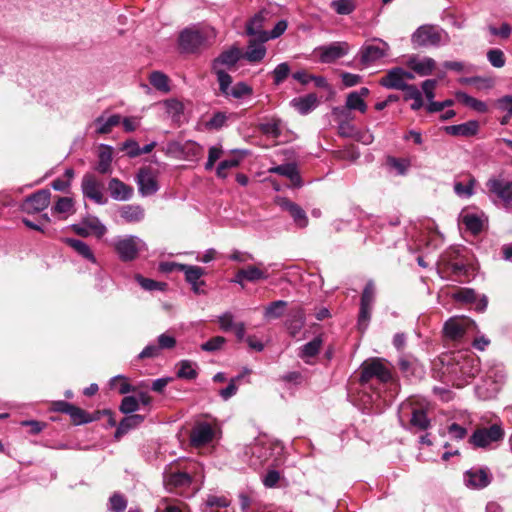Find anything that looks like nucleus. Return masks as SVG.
Here are the masks:
<instances>
[{
    "instance_id": "obj_1",
    "label": "nucleus",
    "mask_w": 512,
    "mask_h": 512,
    "mask_svg": "<svg viewBox=\"0 0 512 512\" xmlns=\"http://www.w3.org/2000/svg\"><path fill=\"white\" fill-rule=\"evenodd\" d=\"M194 472L188 466L180 467L179 463L169 464L163 473V483L168 492L184 495L192 485Z\"/></svg>"
},
{
    "instance_id": "obj_2",
    "label": "nucleus",
    "mask_w": 512,
    "mask_h": 512,
    "mask_svg": "<svg viewBox=\"0 0 512 512\" xmlns=\"http://www.w3.org/2000/svg\"><path fill=\"white\" fill-rule=\"evenodd\" d=\"M114 251L123 262L136 260L139 254L147 250L146 243L135 235L119 236L112 242Z\"/></svg>"
},
{
    "instance_id": "obj_3",
    "label": "nucleus",
    "mask_w": 512,
    "mask_h": 512,
    "mask_svg": "<svg viewBox=\"0 0 512 512\" xmlns=\"http://www.w3.org/2000/svg\"><path fill=\"white\" fill-rule=\"evenodd\" d=\"M214 36L213 30L208 31L196 28H186L180 33L178 42L182 51L194 53L200 48L206 46L208 39Z\"/></svg>"
},
{
    "instance_id": "obj_4",
    "label": "nucleus",
    "mask_w": 512,
    "mask_h": 512,
    "mask_svg": "<svg viewBox=\"0 0 512 512\" xmlns=\"http://www.w3.org/2000/svg\"><path fill=\"white\" fill-rule=\"evenodd\" d=\"M411 40L415 46L419 47L439 46L447 42V35L437 26L426 24L412 34Z\"/></svg>"
},
{
    "instance_id": "obj_5",
    "label": "nucleus",
    "mask_w": 512,
    "mask_h": 512,
    "mask_svg": "<svg viewBox=\"0 0 512 512\" xmlns=\"http://www.w3.org/2000/svg\"><path fill=\"white\" fill-rule=\"evenodd\" d=\"M372 378H376L380 382H387L392 378L391 370L386 361L380 358H373L362 364L360 381L367 383Z\"/></svg>"
},
{
    "instance_id": "obj_6",
    "label": "nucleus",
    "mask_w": 512,
    "mask_h": 512,
    "mask_svg": "<svg viewBox=\"0 0 512 512\" xmlns=\"http://www.w3.org/2000/svg\"><path fill=\"white\" fill-rule=\"evenodd\" d=\"M83 196L92 200L96 204L104 205L108 199L104 194L103 184L91 173H86L81 182Z\"/></svg>"
},
{
    "instance_id": "obj_7",
    "label": "nucleus",
    "mask_w": 512,
    "mask_h": 512,
    "mask_svg": "<svg viewBox=\"0 0 512 512\" xmlns=\"http://www.w3.org/2000/svg\"><path fill=\"white\" fill-rule=\"evenodd\" d=\"M486 186L488 191L502 202L505 209L512 211V180L492 177L487 181Z\"/></svg>"
},
{
    "instance_id": "obj_8",
    "label": "nucleus",
    "mask_w": 512,
    "mask_h": 512,
    "mask_svg": "<svg viewBox=\"0 0 512 512\" xmlns=\"http://www.w3.org/2000/svg\"><path fill=\"white\" fill-rule=\"evenodd\" d=\"M350 51V45L345 41H336L315 49V54L322 63H333L346 56Z\"/></svg>"
},
{
    "instance_id": "obj_9",
    "label": "nucleus",
    "mask_w": 512,
    "mask_h": 512,
    "mask_svg": "<svg viewBox=\"0 0 512 512\" xmlns=\"http://www.w3.org/2000/svg\"><path fill=\"white\" fill-rule=\"evenodd\" d=\"M504 431L500 425L494 424L488 428L477 429L470 438V442L475 447H487L493 442L503 438Z\"/></svg>"
},
{
    "instance_id": "obj_10",
    "label": "nucleus",
    "mask_w": 512,
    "mask_h": 512,
    "mask_svg": "<svg viewBox=\"0 0 512 512\" xmlns=\"http://www.w3.org/2000/svg\"><path fill=\"white\" fill-rule=\"evenodd\" d=\"M474 326L475 323L469 318L452 317L444 325V334L451 340H459Z\"/></svg>"
},
{
    "instance_id": "obj_11",
    "label": "nucleus",
    "mask_w": 512,
    "mask_h": 512,
    "mask_svg": "<svg viewBox=\"0 0 512 512\" xmlns=\"http://www.w3.org/2000/svg\"><path fill=\"white\" fill-rule=\"evenodd\" d=\"M138 191L142 196H150L158 191L155 173L149 167L141 168L136 175Z\"/></svg>"
},
{
    "instance_id": "obj_12",
    "label": "nucleus",
    "mask_w": 512,
    "mask_h": 512,
    "mask_svg": "<svg viewBox=\"0 0 512 512\" xmlns=\"http://www.w3.org/2000/svg\"><path fill=\"white\" fill-rule=\"evenodd\" d=\"M50 197L49 190H39L24 200L21 209L29 214L41 212L49 206Z\"/></svg>"
},
{
    "instance_id": "obj_13",
    "label": "nucleus",
    "mask_w": 512,
    "mask_h": 512,
    "mask_svg": "<svg viewBox=\"0 0 512 512\" xmlns=\"http://www.w3.org/2000/svg\"><path fill=\"white\" fill-rule=\"evenodd\" d=\"M270 19V13L266 10H261L257 13L246 25V33L252 38L265 43L267 31L264 29L265 23Z\"/></svg>"
},
{
    "instance_id": "obj_14",
    "label": "nucleus",
    "mask_w": 512,
    "mask_h": 512,
    "mask_svg": "<svg viewBox=\"0 0 512 512\" xmlns=\"http://www.w3.org/2000/svg\"><path fill=\"white\" fill-rule=\"evenodd\" d=\"M216 437V428L209 423L202 422L194 426L190 434V442L194 447L209 444Z\"/></svg>"
},
{
    "instance_id": "obj_15",
    "label": "nucleus",
    "mask_w": 512,
    "mask_h": 512,
    "mask_svg": "<svg viewBox=\"0 0 512 512\" xmlns=\"http://www.w3.org/2000/svg\"><path fill=\"white\" fill-rule=\"evenodd\" d=\"M414 79L411 72L403 68H393L384 77L381 78L380 84L389 89L401 90L405 87L407 80Z\"/></svg>"
},
{
    "instance_id": "obj_16",
    "label": "nucleus",
    "mask_w": 512,
    "mask_h": 512,
    "mask_svg": "<svg viewBox=\"0 0 512 512\" xmlns=\"http://www.w3.org/2000/svg\"><path fill=\"white\" fill-rule=\"evenodd\" d=\"M464 482L473 489H482L490 484L491 474L484 468H472L465 473Z\"/></svg>"
},
{
    "instance_id": "obj_17",
    "label": "nucleus",
    "mask_w": 512,
    "mask_h": 512,
    "mask_svg": "<svg viewBox=\"0 0 512 512\" xmlns=\"http://www.w3.org/2000/svg\"><path fill=\"white\" fill-rule=\"evenodd\" d=\"M182 272L185 275V280L191 285L194 293H204V290L201 288L205 284L204 280H202V277L205 274L203 268L185 264L184 267H182Z\"/></svg>"
},
{
    "instance_id": "obj_18",
    "label": "nucleus",
    "mask_w": 512,
    "mask_h": 512,
    "mask_svg": "<svg viewBox=\"0 0 512 512\" xmlns=\"http://www.w3.org/2000/svg\"><path fill=\"white\" fill-rule=\"evenodd\" d=\"M241 57V50L236 47L222 52L212 64V70H226L235 66Z\"/></svg>"
},
{
    "instance_id": "obj_19",
    "label": "nucleus",
    "mask_w": 512,
    "mask_h": 512,
    "mask_svg": "<svg viewBox=\"0 0 512 512\" xmlns=\"http://www.w3.org/2000/svg\"><path fill=\"white\" fill-rule=\"evenodd\" d=\"M110 196L116 201H128L134 194L133 187L127 185L118 178H112L108 182Z\"/></svg>"
},
{
    "instance_id": "obj_20",
    "label": "nucleus",
    "mask_w": 512,
    "mask_h": 512,
    "mask_svg": "<svg viewBox=\"0 0 512 512\" xmlns=\"http://www.w3.org/2000/svg\"><path fill=\"white\" fill-rule=\"evenodd\" d=\"M388 45L385 42H381L378 45H368L363 47L361 50V62L369 64L379 60L386 55Z\"/></svg>"
},
{
    "instance_id": "obj_21",
    "label": "nucleus",
    "mask_w": 512,
    "mask_h": 512,
    "mask_svg": "<svg viewBox=\"0 0 512 512\" xmlns=\"http://www.w3.org/2000/svg\"><path fill=\"white\" fill-rule=\"evenodd\" d=\"M408 67L420 76L432 73L435 68V61L430 57H412L407 62Z\"/></svg>"
},
{
    "instance_id": "obj_22",
    "label": "nucleus",
    "mask_w": 512,
    "mask_h": 512,
    "mask_svg": "<svg viewBox=\"0 0 512 512\" xmlns=\"http://www.w3.org/2000/svg\"><path fill=\"white\" fill-rule=\"evenodd\" d=\"M279 204L281 208L287 210L290 213L295 223L299 227L304 228L308 225V218L306 216V213L299 205L291 202L288 199H281Z\"/></svg>"
},
{
    "instance_id": "obj_23",
    "label": "nucleus",
    "mask_w": 512,
    "mask_h": 512,
    "mask_svg": "<svg viewBox=\"0 0 512 512\" xmlns=\"http://www.w3.org/2000/svg\"><path fill=\"white\" fill-rule=\"evenodd\" d=\"M479 124L477 121H468L458 125L444 127V131L452 136L469 137L477 133Z\"/></svg>"
},
{
    "instance_id": "obj_24",
    "label": "nucleus",
    "mask_w": 512,
    "mask_h": 512,
    "mask_svg": "<svg viewBox=\"0 0 512 512\" xmlns=\"http://www.w3.org/2000/svg\"><path fill=\"white\" fill-rule=\"evenodd\" d=\"M476 184V179L472 175H467L463 181L456 180L454 182L453 190L460 198H470L474 194Z\"/></svg>"
},
{
    "instance_id": "obj_25",
    "label": "nucleus",
    "mask_w": 512,
    "mask_h": 512,
    "mask_svg": "<svg viewBox=\"0 0 512 512\" xmlns=\"http://www.w3.org/2000/svg\"><path fill=\"white\" fill-rule=\"evenodd\" d=\"M263 44L256 38H252L243 57L251 63L260 62L266 55V48Z\"/></svg>"
},
{
    "instance_id": "obj_26",
    "label": "nucleus",
    "mask_w": 512,
    "mask_h": 512,
    "mask_svg": "<svg viewBox=\"0 0 512 512\" xmlns=\"http://www.w3.org/2000/svg\"><path fill=\"white\" fill-rule=\"evenodd\" d=\"M322 339L317 336L312 341L303 345L298 353V356L307 364H311V358H314L322 347Z\"/></svg>"
},
{
    "instance_id": "obj_27",
    "label": "nucleus",
    "mask_w": 512,
    "mask_h": 512,
    "mask_svg": "<svg viewBox=\"0 0 512 512\" xmlns=\"http://www.w3.org/2000/svg\"><path fill=\"white\" fill-rule=\"evenodd\" d=\"M168 117L174 122H180L184 113V105L177 99H167L160 103Z\"/></svg>"
},
{
    "instance_id": "obj_28",
    "label": "nucleus",
    "mask_w": 512,
    "mask_h": 512,
    "mask_svg": "<svg viewBox=\"0 0 512 512\" xmlns=\"http://www.w3.org/2000/svg\"><path fill=\"white\" fill-rule=\"evenodd\" d=\"M63 241L84 259L90 261L91 263H96V258L88 244L74 238H65Z\"/></svg>"
},
{
    "instance_id": "obj_29",
    "label": "nucleus",
    "mask_w": 512,
    "mask_h": 512,
    "mask_svg": "<svg viewBox=\"0 0 512 512\" xmlns=\"http://www.w3.org/2000/svg\"><path fill=\"white\" fill-rule=\"evenodd\" d=\"M120 217L127 223H137L144 218V209L140 205H124L121 207Z\"/></svg>"
},
{
    "instance_id": "obj_30",
    "label": "nucleus",
    "mask_w": 512,
    "mask_h": 512,
    "mask_svg": "<svg viewBox=\"0 0 512 512\" xmlns=\"http://www.w3.org/2000/svg\"><path fill=\"white\" fill-rule=\"evenodd\" d=\"M269 173L285 176L291 180L294 186H300V176L294 164L288 163L270 168Z\"/></svg>"
},
{
    "instance_id": "obj_31",
    "label": "nucleus",
    "mask_w": 512,
    "mask_h": 512,
    "mask_svg": "<svg viewBox=\"0 0 512 512\" xmlns=\"http://www.w3.org/2000/svg\"><path fill=\"white\" fill-rule=\"evenodd\" d=\"M121 122V116L118 114H114L109 116L108 118H104V116H100L95 119L94 125L96 126V133L98 134H108L112 131V129L119 125Z\"/></svg>"
},
{
    "instance_id": "obj_32",
    "label": "nucleus",
    "mask_w": 512,
    "mask_h": 512,
    "mask_svg": "<svg viewBox=\"0 0 512 512\" xmlns=\"http://www.w3.org/2000/svg\"><path fill=\"white\" fill-rule=\"evenodd\" d=\"M291 105L301 114H307L317 105V97L315 94H308L304 97L294 98Z\"/></svg>"
},
{
    "instance_id": "obj_33",
    "label": "nucleus",
    "mask_w": 512,
    "mask_h": 512,
    "mask_svg": "<svg viewBox=\"0 0 512 512\" xmlns=\"http://www.w3.org/2000/svg\"><path fill=\"white\" fill-rule=\"evenodd\" d=\"M461 221L465 228L472 234H478L482 231L483 220L480 216L474 213H466L461 216Z\"/></svg>"
},
{
    "instance_id": "obj_34",
    "label": "nucleus",
    "mask_w": 512,
    "mask_h": 512,
    "mask_svg": "<svg viewBox=\"0 0 512 512\" xmlns=\"http://www.w3.org/2000/svg\"><path fill=\"white\" fill-rule=\"evenodd\" d=\"M144 418L141 415L133 414L130 416L125 417L122 419V421L119 423L115 437H120L123 434H126L130 429L137 427L143 422Z\"/></svg>"
},
{
    "instance_id": "obj_35",
    "label": "nucleus",
    "mask_w": 512,
    "mask_h": 512,
    "mask_svg": "<svg viewBox=\"0 0 512 512\" xmlns=\"http://www.w3.org/2000/svg\"><path fill=\"white\" fill-rule=\"evenodd\" d=\"M456 98L459 102L462 104L470 107L471 109L479 112V113H485L488 111V106L485 102L478 100L474 97L469 96L468 94L464 92H459L456 94Z\"/></svg>"
},
{
    "instance_id": "obj_36",
    "label": "nucleus",
    "mask_w": 512,
    "mask_h": 512,
    "mask_svg": "<svg viewBox=\"0 0 512 512\" xmlns=\"http://www.w3.org/2000/svg\"><path fill=\"white\" fill-rule=\"evenodd\" d=\"M98 157L97 171L101 174L109 173L111 171L112 147L103 145Z\"/></svg>"
},
{
    "instance_id": "obj_37",
    "label": "nucleus",
    "mask_w": 512,
    "mask_h": 512,
    "mask_svg": "<svg viewBox=\"0 0 512 512\" xmlns=\"http://www.w3.org/2000/svg\"><path fill=\"white\" fill-rule=\"evenodd\" d=\"M260 263L258 266H248L246 268L240 269V276H244L247 281H257L260 279H267L268 274L266 269H261Z\"/></svg>"
},
{
    "instance_id": "obj_38",
    "label": "nucleus",
    "mask_w": 512,
    "mask_h": 512,
    "mask_svg": "<svg viewBox=\"0 0 512 512\" xmlns=\"http://www.w3.org/2000/svg\"><path fill=\"white\" fill-rule=\"evenodd\" d=\"M82 221L90 231V234L98 238H101L107 232L106 226L95 216H87Z\"/></svg>"
},
{
    "instance_id": "obj_39",
    "label": "nucleus",
    "mask_w": 512,
    "mask_h": 512,
    "mask_svg": "<svg viewBox=\"0 0 512 512\" xmlns=\"http://www.w3.org/2000/svg\"><path fill=\"white\" fill-rule=\"evenodd\" d=\"M251 453L250 465L259 466L267 459L268 450L260 443H254L249 447Z\"/></svg>"
},
{
    "instance_id": "obj_40",
    "label": "nucleus",
    "mask_w": 512,
    "mask_h": 512,
    "mask_svg": "<svg viewBox=\"0 0 512 512\" xmlns=\"http://www.w3.org/2000/svg\"><path fill=\"white\" fill-rule=\"evenodd\" d=\"M149 81L155 89L161 92L167 93L170 91L169 78L160 71L152 72L149 76Z\"/></svg>"
},
{
    "instance_id": "obj_41",
    "label": "nucleus",
    "mask_w": 512,
    "mask_h": 512,
    "mask_svg": "<svg viewBox=\"0 0 512 512\" xmlns=\"http://www.w3.org/2000/svg\"><path fill=\"white\" fill-rule=\"evenodd\" d=\"M410 424L417 430L423 431L429 428L430 420L428 419L427 414L424 410L415 409L412 412Z\"/></svg>"
},
{
    "instance_id": "obj_42",
    "label": "nucleus",
    "mask_w": 512,
    "mask_h": 512,
    "mask_svg": "<svg viewBox=\"0 0 512 512\" xmlns=\"http://www.w3.org/2000/svg\"><path fill=\"white\" fill-rule=\"evenodd\" d=\"M179 369L177 376L182 379L193 380L197 377V371L195 369L196 364L189 360H182L179 362Z\"/></svg>"
},
{
    "instance_id": "obj_43",
    "label": "nucleus",
    "mask_w": 512,
    "mask_h": 512,
    "mask_svg": "<svg viewBox=\"0 0 512 512\" xmlns=\"http://www.w3.org/2000/svg\"><path fill=\"white\" fill-rule=\"evenodd\" d=\"M287 306V302L278 300L270 303L264 312V316L267 319H277L282 316L284 309Z\"/></svg>"
},
{
    "instance_id": "obj_44",
    "label": "nucleus",
    "mask_w": 512,
    "mask_h": 512,
    "mask_svg": "<svg viewBox=\"0 0 512 512\" xmlns=\"http://www.w3.org/2000/svg\"><path fill=\"white\" fill-rule=\"evenodd\" d=\"M182 505L183 503L177 499L164 497L160 499L157 510L161 512H183Z\"/></svg>"
},
{
    "instance_id": "obj_45",
    "label": "nucleus",
    "mask_w": 512,
    "mask_h": 512,
    "mask_svg": "<svg viewBox=\"0 0 512 512\" xmlns=\"http://www.w3.org/2000/svg\"><path fill=\"white\" fill-rule=\"evenodd\" d=\"M346 108L348 110H357L361 113H365L367 105L365 101L361 99L360 95L356 94V92H351L346 98Z\"/></svg>"
},
{
    "instance_id": "obj_46",
    "label": "nucleus",
    "mask_w": 512,
    "mask_h": 512,
    "mask_svg": "<svg viewBox=\"0 0 512 512\" xmlns=\"http://www.w3.org/2000/svg\"><path fill=\"white\" fill-rule=\"evenodd\" d=\"M72 422L76 425L85 424L92 422L94 420L88 413H86L83 409L73 406L70 412H68Z\"/></svg>"
},
{
    "instance_id": "obj_47",
    "label": "nucleus",
    "mask_w": 512,
    "mask_h": 512,
    "mask_svg": "<svg viewBox=\"0 0 512 512\" xmlns=\"http://www.w3.org/2000/svg\"><path fill=\"white\" fill-rule=\"evenodd\" d=\"M253 92L252 87L245 82H238L230 88L226 96H231L236 99H240L244 96H249Z\"/></svg>"
},
{
    "instance_id": "obj_48",
    "label": "nucleus",
    "mask_w": 512,
    "mask_h": 512,
    "mask_svg": "<svg viewBox=\"0 0 512 512\" xmlns=\"http://www.w3.org/2000/svg\"><path fill=\"white\" fill-rule=\"evenodd\" d=\"M331 7L340 15H348L355 9L353 0H333Z\"/></svg>"
},
{
    "instance_id": "obj_49",
    "label": "nucleus",
    "mask_w": 512,
    "mask_h": 512,
    "mask_svg": "<svg viewBox=\"0 0 512 512\" xmlns=\"http://www.w3.org/2000/svg\"><path fill=\"white\" fill-rule=\"evenodd\" d=\"M53 210L59 214H71L74 212V201L70 197H60Z\"/></svg>"
},
{
    "instance_id": "obj_50",
    "label": "nucleus",
    "mask_w": 512,
    "mask_h": 512,
    "mask_svg": "<svg viewBox=\"0 0 512 512\" xmlns=\"http://www.w3.org/2000/svg\"><path fill=\"white\" fill-rule=\"evenodd\" d=\"M135 280L139 283V285L143 289L148 290V291L163 290L166 287L165 283L157 282L155 280L145 278L140 274H137L135 276Z\"/></svg>"
},
{
    "instance_id": "obj_51",
    "label": "nucleus",
    "mask_w": 512,
    "mask_h": 512,
    "mask_svg": "<svg viewBox=\"0 0 512 512\" xmlns=\"http://www.w3.org/2000/svg\"><path fill=\"white\" fill-rule=\"evenodd\" d=\"M213 72L217 75V79L219 82V89L224 94L227 95L230 90V85L232 83L231 76L226 73L224 70H213Z\"/></svg>"
},
{
    "instance_id": "obj_52",
    "label": "nucleus",
    "mask_w": 512,
    "mask_h": 512,
    "mask_svg": "<svg viewBox=\"0 0 512 512\" xmlns=\"http://www.w3.org/2000/svg\"><path fill=\"white\" fill-rule=\"evenodd\" d=\"M375 300V287L374 284L370 281L366 284L362 296H361V306L372 307Z\"/></svg>"
},
{
    "instance_id": "obj_53",
    "label": "nucleus",
    "mask_w": 512,
    "mask_h": 512,
    "mask_svg": "<svg viewBox=\"0 0 512 512\" xmlns=\"http://www.w3.org/2000/svg\"><path fill=\"white\" fill-rule=\"evenodd\" d=\"M239 163L240 160L237 158H230L221 161L216 170L217 176L220 178H226L228 175L227 171L229 169L237 167Z\"/></svg>"
},
{
    "instance_id": "obj_54",
    "label": "nucleus",
    "mask_w": 512,
    "mask_h": 512,
    "mask_svg": "<svg viewBox=\"0 0 512 512\" xmlns=\"http://www.w3.org/2000/svg\"><path fill=\"white\" fill-rule=\"evenodd\" d=\"M127 507V500L119 493H114L109 499V508L113 512H123Z\"/></svg>"
},
{
    "instance_id": "obj_55",
    "label": "nucleus",
    "mask_w": 512,
    "mask_h": 512,
    "mask_svg": "<svg viewBox=\"0 0 512 512\" xmlns=\"http://www.w3.org/2000/svg\"><path fill=\"white\" fill-rule=\"evenodd\" d=\"M487 58L490 64L496 68H501L505 65V56L500 49H491L487 52Z\"/></svg>"
},
{
    "instance_id": "obj_56",
    "label": "nucleus",
    "mask_w": 512,
    "mask_h": 512,
    "mask_svg": "<svg viewBox=\"0 0 512 512\" xmlns=\"http://www.w3.org/2000/svg\"><path fill=\"white\" fill-rule=\"evenodd\" d=\"M139 408V401L134 396H126L122 399L120 411L124 414H130L137 411Z\"/></svg>"
},
{
    "instance_id": "obj_57",
    "label": "nucleus",
    "mask_w": 512,
    "mask_h": 512,
    "mask_svg": "<svg viewBox=\"0 0 512 512\" xmlns=\"http://www.w3.org/2000/svg\"><path fill=\"white\" fill-rule=\"evenodd\" d=\"M290 67L286 62L280 63L273 70L274 83L281 84L289 75Z\"/></svg>"
},
{
    "instance_id": "obj_58",
    "label": "nucleus",
    "mask_w": 512,
    "mask_h": 512,
    "mask_svg": "<svg viewBox=\"0 0 512 512\" xmlns=\"http://www.w3.org/2000/svg\"><path fill=\"white\" fill-rule=\"evenodd\" d=\"M226 339L222 336H215L201 345V349L207 352L220 350L225 344Z\"/></svg>"
},
{
    "instance_id": "obj_59",
    "label": "nucleus",
    "mask_w": 512,
    "mask_h": 512,
    "mask_svg": "<svg viewBox=\"0 0 512 512\" xmlns=\"http://www.w3.org/2000/svg\"><path fill=\"white\" fill-rule=\"evenodd\" d=\"M227 121V116L223 112L215 113L212 118L207 122L206 126L209 129H220Z\"/></svg>"
},
{
    "instance_id": "obj_60",
    "label": "nucleus",
    "mask_w": 512,
    "mask_h": 512,
    "mask_svg": "<svg viewBox=\"0 0 512 512\" xmlns=\"http://www.w3.org/2000/svg\"><path fill=\"white\" fill-rule=\"evenodd\" d=\"M288 23L286 20H280L276 23L274 28L269 32L267 31V37H265L266 42L271 39H276L280 37L287 29Z\"/></svg>"
},
{
    "instance_id": "obj_61",
    "label": "nucleus",
    "mask_w": 512,
    "mask_h": 512,
    "mask_svg": "<svg viewBox=\"0 0 512 512\" xmlns=\"http://www.w3.org/2000/svg\"><path fill=\"white\" fill-rule=\"evenodd\" d=\"M338 131L341 136L354 137L356 136L355 126L348 120L338 122Z\"/></svg>"
},
{
    "instance_id": "obj_62",
    "label": "nucleus",
    "mask_w": 512,
    "mask_h": 512,
    "mask_svg": "<svg viewBox=\"0 0 512 512\" xmlns=\"http://www.w3.org/2000/svg\"><path fill=\"white\" fill-rule=\"evenodd\" d=\"M448 434L452 439L461 440L466 437L467 430L463 426H460L457 423H452L448 426Z\"/></svg>"
},
{
    "instance_id": "obj_63",
    "label": "nucleus",
    "mask_w": 512,
    "mask_h": 512,
    "mask_svg": "<svg viewBox=\"0 0 512 512\" xmlns=\"http://www.w3.org/2000/svg\"><path fill=\"white\" fill-rule=\"evenodd\" d=\"M458 301L466 303H474L477 300V295L472 289H462L455 294Z\"/></svg>"
},
{
    "instance_id": "obj_64",
    "label": "nucleus",
    "mask_w": 512,
    "mask_h": 512,
    "mask_svg": "<svg viewBox=\"0 0 512 512\" xmlns=\"http://www.w3.org/2000/svg\"><path fill=\"white\" fill-rule=\"evenodd\" d=\"M218 322L221 330L227 332L234 329L233 315L230 312H226L218 317Z\"/></svg>"
}]
</instances>
